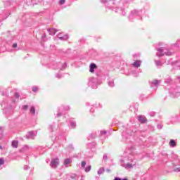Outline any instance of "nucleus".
Masks as SVG:
<instances>
[{"label":"nucleus","mask_w":180,"mask_h":180,"mask_svg":"<svg viewBox=\"0 0 180 180\" xmlns=\"http://www.w3.org/2000/svg\"><path fill=\"white\" fill-rule=\"evenodd\" d=\"M96 134L93 133V134H91L89 136V139H96Z\"/></svg>","instance_id":"33"},{"label":"nucleus","mask_w":180,"mask_h":180,"mask_svg":"<svg viewBox=\"0 0 180 180\" xmlns=\"http://www.w3.org/2000/svg\"><path fill=\"white\" fill-rule=\"evenodd\" d=\"M104 172H105V168L101 167L98 170L97 174L98 175H102V174H103Z\"/></svg>","instance_id":"28"},{"label":"nucleus","mask_w":180,"mask_h":180,"mask_svg":"<svg viewBox=\"0 0 180 180\" xmlns=\"http://www.w3.org/2000/svg\"><path fill=\"white\" fill-rule=\"evenodd\" d=\"M142 13H143V11L141 10H133L129 15V19L130 20H133V19H136V18L141 19Z\"/></svg>","instance_id":"6"},{"label":"nucleus","mask_w":180,"mask_h":180,"mask_svg":"<svg viewBox=\"0 0 180 180\" xmlns=\"http://www.w3.org/2000/svg\"><path fill=\"white\" fill-rule=\"evenodd\" d=\"M60 165V159L58 158H56L51 160L50 163L51 168H57Z\"/></svg>","instance_id":"10"},{"label":"nucleus","mask_w":180,"mask_h":180,"mask_svg":"<svg viewBox=\"0 0 180 180\" xmlns=\"http://www.w3.org/2000/svg\"><path fill=\"white\" fill-rule=\"evenodd\" d=\"M178 120V116L175 115L174 117H170L171 123H175Z\"/></svg>","instance_id":"26"},{"label":"nucleus","mask_w":180,"mask_h":180,"mask_svg":"<svg viewBox=\"0 0 180 180\" xmlns=\"http://www.w3.org/2000/svg\"><path fill=\"white\" fill-rule=\"evenodd\" d=\"M85 165H86V162L85 161H82V163H81V167L82 168H85Z\"/></svg>","instance_id":"38"},{"label":"nucleus","mask_w":180,"mask_h":180,"mask_svg":"<svg viewBox=\"0 0 180 180\" xmlns=\"http://www.w3.org/2000/svg\"><path fill=\"white\" fill-rule=\"evenodd\" d=\"M58 39L60 40L65 41L68 40V34H63V33L58 34Z\"/></svg>","instance_id":"17"},{"label":"nucleus","mask_w":180,"mask_h":180,"mask_svg":"<svg viewBox=\"0 0 180 180\" xmlns=\"http://www.w3.org/2000/svg\"><path fill=\"white\" fill-rule=\"evenodd\" d=\"M91 168H92V167L91 165H89L86 167H84L85 172H89V171H91Z\"/></svg>","instance_id":"32"},{"label":"nucleus","mask_w":180,"mask_h":180,"mask_svg":"<svg viewBox=\"0 0 180 180\" xmlns=\"http://www.w3.org/2000/svg\"><path fill=\"white\" fill-rule=\"evenodd\" d=\"M115 77H109L107 79V84L110 88H115L116 86V84H115Z\"/></svg>","instance_id":"11"},{"label":"nucleus","mask_w":180,"mask_h":180,"mask_svg":"<svg viewBox=\"0 0 180 180\" xmlns=\"http://www.w3.org/2000/svg\"><path fill=\"white\" fill-rule=\"evenodd\" d=\"M41 39L42 40H44V39H46V34H43V35L41 36Z\"/></svg>","instance_id":"54"},{"label":"nucleus","mask_w":180,"mask_h":180,"mask_svg":"<svg viewBox=\"0 0 180 180\" xmlns=\"http://www.w3.org/2000/svg\"><path fill=\"white\" fill-rule=\"evenodd\" d=\"M98 68V66L95 63H91L89 65V72H95V70Z\"/></svg>","instance_id":"19"},{"label":"nucleus","mask_w":180,"mask_h":180,"mask_svg":"<svg viewBox=\"0 0 180 180\" xmlns=\"http://www.w3.org/2000/svg\"><path fill=\"white\" fill-rule=\"evenodd\" d=\"M4 130H5V127H0L1 134H4Z\"/></svg>","instance_id":"44"},{"label":"nucleus","mask_w":180,"mask_h":180,"mask_svg":"<svg viewBox=\"0 0 180 180\" xmlns=\"http://www.w3.org/2000/svg\"><path fill=\"white\" fill-rule=\"evenodd\" d=\"M177 79H178L179 82L180 83V76L177 77Z\"/></svg>","instance_id":"57"},{"label":"nucleus","mask_w":180,"mask_h":180,"mask_svg":"<svg viewBox=\"0 0 180 180\" xmlns=\"http://www.w3.org/2000/svg\"><path fill=\"white\" fill-rule=\"evenodd\" d=\"M106 171H107V172H109V171H110V170H109L108 169H107Z\"/></svg>","instance_id":"61"},{"label":"nucleus","mask_w":180,"mask_h":180,"mask_svg":"<svg viewBox=\"0 0 180 180\" xmlns=\"http://www.w3.org/2000/svg\"><path fill=\"white\" fill-rule=\"evenodd\" d=\"M70 177L72 179H75L77 178V174H72Z\"/></svg>","instance_id":"51"},{"label":"nucleus","mask_w":180,"mask_h":180,"mask_svg":"<svg viewBox=\"0 0 180 180\" xmlns=\"http://www.w3.org/2000/svg\"><path fill=\"white\" fill-rule=\"evenodd\" d=\"M47 31L51 36H54V34H56V33L57 32V30L54 28H49Z\"/></svg>","instance_id":"21"},{"label":"nucleus","mask_w":180,"mask_h":180,"mask_svg":"<svg viewBox=\"0 0 180 180\" xmlns=\"http://www.w3.org/2000/svg\"><path fill=\"white\" fill-rule=\"evenodd\" d=\"M99 84H101V82H99V80H98V78L90 77L89 79L88 85L89 86H91V88H92L93 89H96Z\"/></svg>","instance_id":"7"},{"label":"nucleus","mask_w":180,"mask_h":180,"mask_svg":"<svg viewBox=\"0 0 180 180\" xmlns=\"http://www.w3.org/2000/svg\"><path fill=\"white\" fill-rule=\"evenodd\" d=\"M68 148H69V150H74V146H72V144H70L68 146Z\"/></svg>","instance_id":"49"},{"label":"nucleus","mask_w":180,"mask_h":180,"mask_svg":"<svg viewBox=\"0 0 180 180\" xmlns=\"http://www.w3.org/2000/svg\"><path fill=\"white\" fill-rule=\"evenodd\" d=\"M121 165L126 169H129L130 168H133L134 165H136V160L134 157L131 155V156L128 158H125L124 160H120Z\"/></svg>","instance_id":"2"},{"label":"nucleus","mask_w":180,"mask_h":180,"mask_svg":"<svg viewBox=\"0 0 180 180\" xmlns=\"http://www.w3.org/2000/svg\"><path fill=\"white\" fill-rule=\"evenodd\" d=\"M30 174H33V171L31 170V171H30Z\"/></svg>","instance_id":"62"},{"label":"nucleus","mask_w":180,"mask_h":180,"mask_svg":"<svg viewBox=\"0 0 180 180\" xmlns=\"http://www.w3.org/2000/svg\"><path fill=\"white\" fill-rule=\"evenodd\" d=\"M57 129H58V126H57L55 122L51 124L48 127V129L51 133H53V131H56Z\"/></svg>","instance_id":"15"},{"label":"nucleus","mask_w":180,"mask_h":180,"mask_svg":"<svg viewBox=\"0 0 180 180\" xmlns=\"http://www.w3.org/2000/svg\"><path fill=\"white\" fill-rule=\"evenodd\" d=\"M30 112L31 115H32L33 116L36 115V108H34V106H31L30 109Z\"/></svg>","instance_id":"24"},{"label":"nucleus","mask_w":180,"mask_h":180,"mask_svg":"<svg viewBox=\"0 0 180 180\" xmlns=\"http://www.w3.org/2000/svg\"><path fill=\"white\" fill-rule=\"evenodd\" d=\"M174 47H179L180 46V39H177L175 44H173Z\"/></svg>","instance_id":"29"},{"label":"nucleus","mask_w":180,"mask_h":180,"mask_svg":"<svg viewBox=\"0 0 180 180\" xmlns=\"http://www.w3.org/2000/svg\"><path fill=\"white\" fill-rule=\"evenodd\" d=\"M157 129H158L159 130H161V129H162V125L161 124H158L157 125Z\"/></svg>","instance_id":"47"},{"label":"nucleus","mask_w":180,"mask_h":180,"mask_svg":"<svg viewBox=\"0 0 180 180\" xmlns=\"http://www.w3.org/2000/svg\"><path fill=\"white\" fill-rule=\"evenodd\" d=\"M27 169H30V167H29L28 165H25L24 166V170L27 171Z\"/></svg>","instance_id":"48"},{"label":"nucleus","mask_w":180,"mask_h":180,"mask_svg":"<svg viewBox=\"0 0 180 180\" xmlns=\"http://www.w3.org/2000/svg\"><path fill=\"white\" fill-rule=\"evenodd\" d=\"M106 131H101V136H105V134H106Z\"/></svg>","instance_id":"50"},{"label":"nucleus","mask_w":180,"mask_h":180,"mask_svg":"<svg viewBox=\"0 0 180 180\" xmlns=\"http://www.w3.org/2000/svg\"><path fill=\"white\" fill-rule=\"evenodd\" d=\"M100 2H101V4H106V0H100Z\"/></svg>","instance_id":"55"},{"label":"nucleus","mask_w":180,"mask_h":180,"mask_svg":"<svg viewBox=\"0 0 180 180\" xmlns=\"http://www.w3.org/2000/svg\"><path fill=\"white\" fill-rule=\"evenodd\" d=\"M132 65L133 67H134V68H139V67H141V60H135L132 64Z\"/></svg>","instance_id":"20"},{"label":"nucleus","mask_w":180,"mask_h":180,"mask_svg":"<svg viewBox=\"0 0 180 180\" xmlns=\"http://www.w3.org/2000/svg\"><path fill=\"white\" fill-rule=\"evenodd\" d=\"M23 150H27V148H29V146L27 145H25L23 146Z\"/></svg>","instance_id":"53"},{"label":"nucleus","mask_w":180,"mask_h":180,"mask_svg":"<svg viewBox=\"0 0 180 180\" xmlns=\"http://www.w3.org/2000/svg\"><path fill=\"white\" fill-rule=\"evenodd\" d=\"M4 4L6 6H11V1H4Z\"/></svg>","instance_id":"37"},{"label":"nucleus","mask_w":180,"mask_h":180,"mask_svg":"<svg viewBox=\"0 0 180 180\" xmlns=\"http://www.w3.org/2000/svg\"><path fill=\"white\" fill-rule=\"evenodd\" d=\"M89 105H90L89 103H86V105H87V106H89Z\"/></svg>","instance_id":"59"},{"label":"nucleus","mask_w":180,"mask_h":180,"mask_svg":"<svg viewBox=\"0 0 180 180\" xmlns=\"http://www.w3.org/2000/svg\"><path fill=\"white\" fill-rule=\"evenodd\" d=\"M103 160H104V161H108V154L107 153L103 154Z\"/></svg>","instance_id":"36"},{"label":"nucleus","mask_w":180,"mask_h":180,"mask_svg":"<svg viewBox=\"0 0 180 180\" xmlns=\"http://www.w3.org/2000/svg\"><path fill=\"white\" fill-rule=\"evenodd\" d=\"M71 162H72V160L70 158H66L63 161V165L65 167V168H68L70 167V164H71Z\"/></svg>","instance_id":"16"},{"label":"nucleus","mask_w":180,"mask_h":180,"mask_svg":"<svg viewBox=\"0 0 180 180\" xmlns=\"http://www.w3.org/2000/svg\"><path fill=\"white\" fill-rule=\"evenodd\" d=\"M0 92L2 96H8V89H1Z\"/></svg>","instance_id":"23"},{"label":"nucleus","mask_w":180,"mask_h":180,"mask_svg":"<svg viewBox=\"0 0 180 180\" xmlns=\"http://www.w3.org/2000/svg\"><path fill=\"white\" fill-rule=\"evenodd\" d=\"M76 127H77V124L75 123V122L70 121V129H75Z\"/></svg>","instance_id":"27"},{"label":"nucleus","mask_w":180,"mask_h":180,"mask_svg":"<svg viewBox=\"0 0 180 180\" xmlns=\"http://www.w3.org/2000/svg\"><path fill=\"white\" fill-rule=\"evenodd\" d=\"M20 97V94L15 92L13 98H6L3 100V102L1 103V106L4 110V113L8 115V116L12 115L13 109L16 108V102L19 101Z\"/></svg>","instance_id":"1"},{"label":"nucleus","mask_w":180,"mask_h":180,"mask_svg":"<svg viewBox=\"0 0 180 180\" xmlns=\"http://www.w3.org/2000/svg\"><path fill=\"white\" fill-rule=\"evenodd\" d=\"M165 84H167V85H171V86H172V85H174V80H172L170 77H167L165 79Z\"/></svg>","instance_id":"18"},{"label":"nucleus","mask_w":180,"mask_h":180,"mask_svg":"<svg viewBox=\"0 0 180 180\" xmlns=\"http://www.w3.org/2000/svg\"><path fill=\"white\" fill-rule=\"evenodd\" d=\"M114 180H127V178H120V177H115Z\"/></svg>","instance_id":"42"},{"label":"nucleus","mask_w":180,"mask_h":180,"mask_svg":"<svg viewBox=\"0 0 180 180\" xmlns=\"http://www.w3.org/2000/svg\"><path fill=\"white\" fill-rule=\"evenodd\" d=\"M9 15H11V13L6 14L5 16L1 15V17H0V22L4 20V19H6V18H8V16H9Z\"/></svg>","instance_id":"31"},{"label":"nucleus","mask_w":180,"mask_h":180,"mask_svg":"<svg viewBox=\"0 0 180 180\" xmlns=\"http://www.w3.org/2000/svg\"><path fill=\"white\" fill-rule=\"evenodd\" d=\"M18 146H19V141H16V140L12 141L11 146L13 147V148H18Z\"/></svg>","instance_id":"22"},{"label":"nucleus","mask_w":180,"mask_h":180,"mask_svg":"<svg viewBox=\"0 0 180 180\" xmlns=\"http://www.w3.org/2000/svg\"><path fill=\"white\" fill-rule=\"evenodd\" d=\"M94 110H94V108H92L90 109V112H91V113H94Z\"/></svg>","instance_id":"56"},{"label":"nucleus","mask_w":180,"mask_h":180,"mask_svg":"<svg viewBox=\"0 0 180 180\" xmlns=\"http://www.w3.org/2000/svg\"><path fill=\"white\" fill-rule=\"evenodd\" d=\"M0 150H2V146L0 145Z\"/></svg>","instance_id":"60"},{"label":"nucleus","mask_w":180,"mask_h":180,"mask_svg":"<svg viewBox=\"0 0 180 180\" xmlns=\"http://www.w3.org/2000/svg\"><path fill=\"white\" fill-rule=\"evenodd\" d=\"M120 11L122 12V16H126V11H124V9L120 8Z\"/></svg>","instance_id":"40"},{"label":"nucleus","mask_w":180,"mask_h":180,"mask_svg":"<svg viewBox=\"0 0 180 180\" xmlns=\"http://www.w3.org/2000/svg\"><path fill=\"white\" fill-rule=\"evenodd\" d=\"M65 4V0H60L59 1V4L60 5H64Z\"/></svg>","instance_id":"46"},{"label":"nucleus","mask_w":180,"mask_h":180,"mask_svg":"<svg viewBox=\"0 0 180 180\" xmlns=\"http://www.w3.org/2000/svg\"><path fill=\"white\" fill-rule=\"evenodd\" d=\"M174 172H180V167H176L174 169Z\"/></svg>","instance_id":"45"},{"label":"nucleus","mask_w":180,"mask_h":180,"mask_svg":"<svg viewBox=\"0 0 180 180\" xmlns=\"http://www.w3.org/2000/svg\"><path fill=\"white\" fill-rule=\"evenodd\" d=\"M148 115L150 116V117H154L155 116V112L151 111L148 113Z\"/></svg>","instance_id":"35"},{"label":"nucleus","mask_w":180,"mask_h":180,"mask_svg":"<svg viewBox=\"0 0 180 180\" xmlns=\"http://www.w3.org/2000/svg\"><path fill=\"white\" fill-rule=\"evenodd\" d=\"M138 121L139 122V123H141V124H145L146 123H147L148 120H147V117H146V116L144 115H139L137 117Z\"/></svg>","instance_id":"14"},{"label":"nucleus","mask_w":180,"mask_h":180,"mask_svg":"<svg viewBox=\"0 0 180 180\" xmlns=\"http://www.w3.org/2000/svg\"><path fill=\"white\" fill-rule=\"evenodd\" d=\"M155 63L157 67H161L162 65V63L160 60H155Z\"/></svg>","instance_id":"30"},{"label":"nucleus","mask_w":180,"mask_h":180,"mask_svg":"<svg viewBox=\"0 0 180 180\" xmlns=\"http://www.w3.org/2000/svg\"><path fill=\"white\" fill-rule=\"evenodd\" d=\"M169 94L170 98H178L180 96V88L176 85H172L169 89Z\"/></svg>","instance_id":"3"},{"label":"nucleus","mask_w":180,"mask_h":180,"mask_svg":"<svg viewBox=\"0 0 180 180\" xmlns=\"http://www.w3.org/2000/svg\"><path fill=\"white\" fill-rule=\"evenodd\" d=\"M143 96H141L140 99L143 100Z\"/></svg>","instance_id":"58"},{"label":"nucleus","mask_w":180,"mask_h":180,"mask_svg":"<svg viewBox=\"0 0 180 180\" xmlns=\"http://www.w3.org/2000/svg\"><path fill=\"white\" fill-rule=\"evenodd\" d=\"M51 68L53 70H60L61 71H64V70L67 68V63L65 62L63 64L60 62L56 63L52 65Z\"/></svg>","instance_id":"9"},{"label":"nucleus","mask_w":180,"mask_h":180,"mask_svg":"<svg viewBox=\"0 0 180 180\" xmlns=\"http://www.w3.org/2000/svg\"><path fill=\"white\" fill-rule=\"evenodd\" d=\"M37 136V132L34 131H29L26 135V139L27 140H34V137Z\"/></svg>","instance_id":"13"},{"label":"nucleus","mask_w":180,"mask_h":180,"mask_svg":"<svg viewBox=\"0 0 180 180\" xmlns=\"http://www.w3.org/2000/svg\"><path fill=\"white\" fill-rule=\"evenodd\" d=\"M18 47V44L15 43L13 44V49H16Z\"/></svg>","instance_id":"52"},{"label":"nucleus","mask_w":180,"mask_h":180,"mask_svg":"<svg viewBox=\"0 0 180 180\" xmlns=\"http://www.w3.org/2000/svg\"><path fill=\"white\" fill-rule=\"evenodd\" d=\"M70 110V106L68 105H60L58 108V113L56 114V117H60L63 115H65V112Z\"/></svg>","instance_id":"8"},{"label":"nucleus","mask_w":180,"mask_h":180,"mask_svg":"<svg viewBox=\"0 0 180 180\" xmlns=\"http://www.w3.org/2000/svg\"><path fill=\"white\" fill-rule=\"evenodd\" d=\"M169 146L170 147H176V141L174 139H171L169 141Z\"/></svg>","instance_id":"25"},{"label":"nucleus","mask_w":180,"mask_h":180,"mask_svg":"<svg viewBox=\"0 0 180 180\" xmlns=\"http://www.w3.org/2000/svg\"><path fill=\"white\" fill-rule=\"evenodd\" d=\"M140 131L136 128V127H130L129 128H127L125 131L122 133V137H125V139H127V136H135V134H139Z\"/></svg>","instance_id":"4"},{"label":"nucleus","mask_w":180,"mask_h":180,"mask_svg":"<svg viewBox=\"0 0 180 180\" xmlns=\"http://www.w3.org/2000/svg\"><path fill=\"white\" fill-rule=\"evenodd\" d=\"M156 56L158 57H162V56H172V52L169 51L167 48H158L156 49Z\"/></svg>","instance_id":"5"},{"label":"nucleus","mask_w":180,"mask_h":180,"mask_svg":"<svg viewBox=\"0 0 180 180\" xmlns=\"http://www.w3.org/2000/svg\"><path fill=\"white\" fill-rule=\"evenodd\" d=\"M37 91H39V86H32V91L37 92Z\"/></svg>","instance_id":"34"},{"label":"nucleus","mask_w":180,"mask_h":180,"mask_svg":"<svg viewBox=\"0 0 180 180\" xmlns=\"http://www.w3.org/2000/svg\"><path fill=\"white\" fill-rule=\"evenodd\" d=\"M56 78H63V75H61L60 73H57L56 75Z\"/></svg>","instance_id":"43"},{"label":"nucleus","mask_w":180,"mask_h":180,"mask_svg":"<svg viewBox=\"0 0 180 180\" xmlns=\"http://www.w3.org/2000/svg\"><path fill=\"white\" fill-rule=\"evenodd\" d=\"M28 108H29V105H22V110H26Z\"/></svg>","instance_id":"41"},{"label":"nucleus","mask_w":180,"mask_h":180,"mask_svg":"<svg viewBox=\"0 0 180 180\" xmlns=\"http://www.w3.org/2000/svg\"><path fill=\"white\" fill-rule=\"evenodd\" d=\"M5 164V160H4L3 158H0V165H4Z\"/></svg>","instance_id":"39"},{"label":"nucleus","mask_w":180,"mask_h":180,"mask_svg":"<svg viewBox=\"0 0 180 180\" xmlns=\"http://www.w3.org/2000/svg\"><path fill=\"white\" fill-rule=\"evenodd\" d=\"M149 84L150 85V88H158L160 86V84H161V80L155 79L153 81L149 82Z\"/></svg>","instance_id":"12"}]
</instances>
